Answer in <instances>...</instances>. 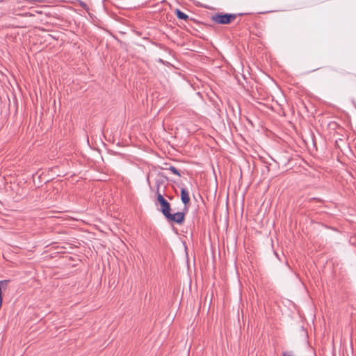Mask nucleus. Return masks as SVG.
<instances>
[{
	"mask_svg": "<svg viewBox=\"0 0 356 356\" xmlns=\"http://www.w3.org/2000/svg\"><path fill=\"white\" fill-rule=\"evenodd\" d=\"M168 220L176 222L177 224H182L185 219V214L183 212H177L172 214L170 211L165 216Z\"/></svg>",
	"mask_w": 356,
	"mask_h": 356,
	"instance_id": "obj_3",
	"label": "nucleus"
},
{
	"mask_svg": "<svg viewBox=\"0 0 356 356\" xmlns=\"http://www.w3.org/2000/svg\"><path fill=\"white\" fill-rule=\"evenodd\" d=\"M175 13L177 17L179 19H183L185 21L189 19L188 15L184 13V12L181 11L179 9H176Z\"/></svg>",
	"mask_w": 356,
	"mask_h": 356,
	"instance_id": "obj_6",
	"label": "nucleus"
},
{
	"mask_svg": "<svg viewBox=\"0 0 356 356\" xmlns=\"http://www.w3.org/2000/svg\"><path fill=\"white\" fill-rule=\"evenodd\" d=\"M242 15V13L231 14L219 13L212 15L211 19L213 22L218 24H229L234 21L237 16Z\"/></svg>",
	"mask_w": 356,
	"mask_h": 356,
	"instance_id": "obj_1",
	"label": "nucleus"
},
{
	"mask_svg": "<svg viewBox=\"0 0 356 356\" xmlns=\"http://www.w3.org/2000/svg\"><path fill=\"white\" fill-rule=\"evenodd\" d=\"M9 282V280H1L0 281V288H1L2 289H6L8 286V284Z\"/></svg>",
	"mask_w": 356,
	"mask_h": 356,
	"instance_id": "obj_8",
	"label": "nucleus"
},
{
	"mask_svg": "<svg viewBox=\"0 0 356 356\" xmlns=\"http://www.w3.org/2000/svg\"><path fill=\"white\" fill-rule=\"evenodd\" d=\"M282 356H293V355L291 353H289V352H284L282 353Z\"/></svg>",
	"mask_w": 356,
	"mask_h": 356,
	"instance_id": "obj_9",
	"label": "nucleus"
},
{
	"mask_svg": "<svg viewBox=\"0 0 356 356\" xmlns=\"http://www.w3.org/2000/svg\"><path fill=\"white\" fill-rule=\"evenodd\" d=\"M166 170L171 171L173 174L177 175L178 177H181V174L179 173V171L174 166L171 165L168 168H166Z\"/></svg>",
	"mask_w": 356,
	"mask_h": 356,
	"instance_id": "obj_7",
	"label": "nucleus"
},
{
	"mask_svg": "<svg viewBox=\"0 0 356 356\" xmlns=\"http://www.w3.org/2000/svg\"><path fill=\"white\" fill-rule=\"evenodd\" d=\"M241 72L236 71L235 70L233 72V74L234 75L235 78L237 79L238 82H241L242 78L243 79L247 81L248 80L249 77L250 76V73L249 72V70L250 68H238Z\"/></svg>",
	"mask_w": 356,
	"mask_h": 356,
	"instance_id": "obj_4",
	"label": "nucleus"
},
{
	"mask_svg": "<svg viewBox=\"0 0 356 356\" xmlns=\"http://www.w3.org/2000/svg\"><path fill=\"white\" fill-rule=\"evenodd\" d=\"M156 200L161 205V211L165 216L170 211V203L163 197V196L159 193V189L156 193Z\"/></svg>",
	"mask_w": 356,
	"mask_h": 356,
	"instance_id": "obj_2",
	"label": "nucleus"
},
{
	"mask_svg": "<svg viewBox=\"0 0 356 356\" xmlns=\"http://www.w3.org/2000/svg\"><path fill=\"white\" fill-rule=\"evenodd\" d=\"M81 5L83 8H88V6L85 3L81 2Z\"/></svg>",
	"mask_w": 356,
	"mask_h": 356,
	"instance_id": "obj_10",
	"label": "nucleus"
},
{
	"mask_svg": "<svg viewBox=\"0 0 356 356\" xmlns=\"http://www.w3.org/2000/svg\"><path fill=\"white\" fill-rule=\"evenodd\" d=\"M181 200L184 204H187L190 202L188 191L185 188L181 189Z\"/></svg>",
	"mask_w": 356,
	"mask_h": 356,
	"instance_id": "obj_5",
	"label": "nucleus"
}]
</instances>
